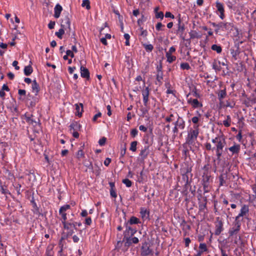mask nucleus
<instances>
[{
  "label": "nucleus",
  "mask_w": 256,
  "mask_h": 256,
  "mask_svg": "<svg viewBox=\"0 0 256 256\" xmlns=\"http://www.w3.org/2000/svg\"><path fill=\"white\" fill-rule=\"evenodd\" d=\"M198 125L195 124L192 128L188 131V136L186 138V143L188 145H194L195 144L199 134Z\"/></svg>",
  "instance_id": "obj_1"
},
{
  "label": "nucleus",
  "mask_w": 256,
  "mask_h": 256,
  "mask_svg": "<svg viewBox=\"0 0 256 256\" xmlns=\"http://www.w3.org/2000/svg\"><path fill=\"white\" fill-rule=\"evenodd\" d=\"M191 172L192 167L186 164L183 165L180 169V173L182 176V178L184 182V185L186 189L187 188V186L190 183V182L189 181V176L190 175L192 176V175L191 174Z\"/></svg>",
  "instance_id": "obj_2"
},
{
  "label": "nucleus",
  "mask_w": 256,
  "mask_h": 256,
  "mask_svg": "<svg viewBox=\"0 0 256 256\" xmlns=\"http://www.w3.org/2000/svg\"><path fill=\"white\" fill-rule=\"evenodd\" d=\"M60 26L65 29L66 34H68V36L74 35V32L72 31L70 27V20L68 15L64 16L62 18Z\"/></svg>",
  "instance_id": "obj_3"
},
{
  "label": "nucleus",
  "mask_w": 256,
  "mask_h": 256,
  "mask_svg": "<svg viewBox=\"0 0 256 256\" xmlns=\"http://www.w3.org/2000/svg\"><path fill=\"white\" fill-rule=\"evenodd\" d=\"M212 142L214 144L216 150H223L226 144L225 138L223 136H217L212 139Z\"/></svg>",
  "instance_id": "obj_4"
},
{
  "label": "nucleus",
  "mask_w": 256,
  "mask_h": 256,
  "mask_svg": "<svg viewBox=\"0 0 256 256\" xmlns=\"http://www.w3.org/2000/svg\"><path fill=\"white\" fill-rule=\"evenodd\" d=\"M186 28L184 24L182 22L180 16L179 14L178 16V24H177V30H176V34L179 37L182 39V40H184V32Z\"/></svg>",
  "instance_id": "obj_5"
},
{
  "label": "nucleus",
  "mask_w": 256,
  "mask_h": 256,
  "mask_svg": "<svg viewBox=\"0 0 256 256\" xmlns=\"http://www.w3.org/2000/svg\"><path fill=\"white\" fill-rule=\"evenodd\" d=\"M62 224H63L64 229L68 230V232L66 234H64V236L62 237L61 239L64 240L68 238L69 236H71L73 234L74 230L72 229V228L75 229H76V226H74V224L67 223L66 222H63Z\"/></svg>",
  "instance_id": "obj_6"
},
{
  "label": "nucleus",
  "mask_w": 256,
  "mask_h": 256,
  "mask_svg": "<svg viewBox=\"0 0 256 256\" xmlns=\"http://www.w3.org/2000/svg\"><path fill=\"white\" fill-rule=\"evenodd\" d=\"M234 24L232 22H220L219 23V28L215 30V32L218 34L221 30L222 31H230L232 30Z\"/></svg>",
  "instance_id": "obj_7"
},
{
  "label": "nucleus",
  "mask_w": 256,
  "mask_h": 256,
  "mask_svg": "<svg viewBox=\"0 0 256 256\" xmlns=\"http://www.w3.org/2000/svg\"><path fill=\"white\" fill-rule=\"evenodd\" d=\"M132 236H130V234H124L123 241L125 242V246H130L132 244H136L139 242L138 238Z\"/></svg>",
  "instance_id": "obj_8"
},
{
  "label": "nucleus",
  "mask_w": 256,
  "mask_h": 256,
  "mask_svg": "<svg viewBox=\"0 0 256 256\" xmlns=\"http://www.w3.org/2000/svg\"><path fill=\"white\" fill-rule=\"evenodd\" d=\"M240 225L241 224L240 222L238 220H235L232 227L230 228L228 230L230 237L236 235L239 232Z\"/></svg>",
  "instance_id": "obj_9"
},
{
  "label": "nucleus",
  "mask_w": 256,
  "mask_h": 256,
  "mask_svg": "<svg viewBox=\"0 0 256 256\" xmlns=\"http://www.w3.org/2000/svg\"><path fill=\"white\" fill-rule=\"evenodd\" d=\"M152 254V250L150 248L149 244L145 242L142 244L141 248L140 255L141 256H148Z\"/></svg>",
  "instance_id": "obj_10"
},
{
  "label": "nucleus",
  "mask_w": 256,
  "mask_h": 256,
  "mask_svg": "<svg viewBox=\"0 0 256 256\" xmlns=\"http://www.w3.org/2000/svg\"><path fill=\"white\" fill-rule=\"evenodd\" d=\"M25 120L26 122L34 126H36L39 123V120L35 118L32 114H25Z\"/></svg>",
  "instance_id": "obj_11"
},
{
  "label": "nucleus",
  "mask_w": 256,
  "mask_h": 256,
  "mask_svg": "<svg viewBox=\"0 0 256 256\" xmlns=\"http://www.w3.org/2000/svg\"><path fill=\"white\" fill-rule=\"evenodd\" d=\"M223 230V222L222 220H219V218H217L216 222L215 232L214 234L218 236L220 234L221 232Z\"/></svg>",
  "instance_id": "obj_12"
},
{
  "label": "nucleus",
  "mask_w": 256,
  "mask_h": 256,
  "mask_svg": "<svg viewBox=\"0 0 256 256\" xmlns=\"http://www.w3.org/2000/svg\"><path fill=\"white\" fill-rule=\"evenodd\" d=\"M37 102L36 98L32 96L30 94L28 95L26 102L28 107L33 108L35 106Z\"/></svg>",
  "instance_id": "obj_13"
},
{
  "label": "nucleus",
  "mask_w": 256,
  "mask_h": 256,
  "mask_svg": "<svg viewBox=\"0 0 256 256\" xmlns=\"http://www.w3.org/2000/svg\"><path fill=\"white\" fill-rule=\"evenodd\" d=\"M216 6L217 10L220 12V17L222 20L224 18V4L217 1L216 2Z\"/></svg>",
  "instance_id": "obj_14"
},
{
  "label": "nucleus",
  "mask_w": 256,
  "mask_h": 256,
  "mask_svg": "<svg viewBox=\"0 0 256 256\" xmlns=\"http://www.w3.org/2000/svg\"><path fill=\"white\" fill-rule=\"evenodd\" d=\"M228 150L232 152V155H238L240 150V146L239 144L234 143V145Z\"/></svg>",
  "instance_id": "obj_15"
},
{
  "label": "nucleus",
  "mask_w": 256,
  "mask_h": 256,
  "mask_svg": "<svg viewBox=\"0 0 256 256\" xmlns=\"http://www.w3.org/2000/svg\"><path fill=\"white\" fill-rule=\"evenodd\" d=\"M150 94V90L148 87H146L142 90V95L143 96V102L145 106H148V96Z\"/></svg>",
  "instance_id": "obj_16"
},
{
  "label": "nucleus",
  "mask_w": 256,
  "mask_h": 256,
  "mask_svg": "<svg viewBox=\"0 0 256 256\" xmlns=\"http://www.w3.org/2000/svg\"><path fill=\"white\" fill-rule=\"evenodd\" d=\"M188 102L191 104L194 108H201L202 106V104L196 98L192 99V98H189L188 100Z\"/></svg>",
  "instance_id": "obj_17"
},
{
  "label": "nucleus",
  "mask_w": 256,
  "mask_h": 256,
  "mask_svg": "<svg viewBox=\"0 0 256 256\" xmlns=\"http://www.w3.org/2000/svg\"><path fill=\"white\" fill-rule=\"evenodd\" d=\"M174 124L176 125V127H178L180 130H184L185 128V122L182 118L179 116Z\"/></svg>",
  "instance_id": "obj_18"
},
{
  "label": "nucleus",
  "mask_w": 256,
  "mask_h": 256,
  "mask_svg": "<svg viewBox=\"0 0 256 256\" xmlns=\"http://www.w3.org/2000/svg\"><path fill=\"white\" fill-rule=\"evenodd\" d=\"M248 210H249L248 206L245 204L244 205L240 210V213L238 214V216H236V220H238V218L240 217L243 216L244 215H246V214L248 212Z\"/></svg>",
  "instance_id": "obj_19"
},
{
  "label": "nucleus",
  "mask_w": 256,
  "mask_h": 256,
  "mask_svg": "<svg viewBox=\"0 0 256 256\" xmlns=\"http://www.w3.org/2000/svg\"><path fill=\"white\" fill-rule=\"evenodd\" d=\"M126 230L124 231V235L130 234V236H133L134 234L136 232V229L132 228L130 226H128V222L126 224Z\"/></svg>",
  "instance_id": "obj_20"
},
{
  "label": "nucleus",
  "mask_w": 256,
  "mask_h": 256,
  "mask_svg": "<svg viewBox=\"0 0 256 256\" xmlns=\"http://www.w3.org/2000/svg\"><path fill=\"white\" fill-rule=\"evenodd\" d=\"M80 76L82 78L89 79L90 72L88 69L82 66L80 67Z\"/></svg>",
  "instance_id": "obj_21"
},
{
  "label": "nucleus",
  "mask_w": 256,
  "mask_h": 256,
  "mask_svg": "<svg viewBox=\"0 0 256 256\" xmlns=\"http://www.w3.org/2000/svg\"><path fill=\"white\" fill-rule=\"evenodd\" d=\"M76 115L78 116H81L82 115V112H83V104H76Z\"/></svg>",
  "instance_id": "obj_22"
},
{
  "label": "nucleus",
  "mask_w": 256,
  "mask_h": 256,
  "mask_svg": "<svg viewBox=\"0 0 256 256\" xmlns=\"http://www.w3.org/2000/svg\"><path fill=\"white\" fill-rule=\"evenodd\" d=\"M62 8L60 5L57 4L54 8V16L58 18L60 17Z\"/></svg>",
  "instance_id": "obj_23"
},
{
  "label": "nucleus",
  "mask_w": 256,
  "mask_h": 256,
  "mask_svg": "<svg viewBox=\"0 0 256 256\" xmlns=\"http://www.w3.org/2000/svg\"><path fill=\"white\" fill-rule=\"evenodd\" d=\"M70 132H72L78 131L80 128V126L77 122H74L70 124Z\"/></svg>",
  "instance_id": "obj_24"
},
{
  "label": "nucleus",
  "mask_w": 256,
  "mask_h": 256,
  "mask_svg": "<svg viewBox=\"0 0 256 256\" xmlns=\"http://www.w3.org/2000/svg\"><path fill=\"white\" fill-rule=\"evenodd\" d=\"M32 92L36 95L40 90L39 85L36 80L32 81Z\"/></svg>",
  "instance_id": "obj_25"
},
{
  "label": "nucleus",
  "mask_w": 256,
  "mask_h": 256,
  "mask_svg": "<svg viewBox=\"0 0 256 256\" xmlns=\"http://www.w3.org/2000/svg\"><path fill=\"white\" fill-rule=\"evenodd\" d=\"M148 146H145L144 148L142 150L140 154V156L143 158L144 159L148 156Z\"/></svg>",
  "instance_id": "obj_26"
},
{
  "label": "nucleus",
  "mask_w": 256,
  "mask_h": 256,
  "mask_svg": "<svg viewBox=\"0 0 256 256\" xmlns=\"http://www.w3.org/2000/svg\"><path fill=\"white\" fill-rule=\"evenodd\" d=\"M54 245L50 244L48 246L46 250V254L47 256H53L54 255Z\"/></svg>",
  "instance_id": "obj_27"
},
{
  "label": "nucleus",
  "mask_w": 256,
  "mask_h": 256,
  "mask_svg": "<svg viewBox=\"0 0 256 256\" xmlns=\"http://www.w3.org/2000/svg\"><path fill=\"white\" fill-rule=\"evenodd\" d=\"M33 72L32 68L31 66H27L24 68V74L26 76H30Z\"/></svg>",
  "instance_id": "obj_28"
},
{
  "label": "nucleus",
  "mask_w": 256,
  "mask_h": 256,
  "mask_svg": "<svg viewBox=\"0 0 256 256\" xmlns=\"http://www.w3.org/2000/svg\"><path fill=\"white\" fill-rule=\"evenodd\" d=\"M226 95V89L220 90L218 93V98L220 100H223Z\"/></svg>",
  "instance_id": "obj_29"
},
{
  "label": "nucleus",
  "mask_w": 256,
  "mask_h": 256,
  "mask_svg": "<svg viewBox=\"0 0 256 256\" xmlns=\"http://www.w3.org/2000/svg\"><path fill=\"white\" fill-rule=\"evenodd\" d=\"M140 214L142 218H147L149 216V212L144 208L140 210Z\"/></svg>",
  "instance_id": "obj_30"
},
{
  "label": "nucleus",
  "mask_w": 256,
  "mask_h": 256,
  "mask_svg": "<svg viewBox=\"0 0 256 256\" xmlns=\"http://www.w3.org/2000/svg\"><path fill=\"white\" fill-rule=\"evenodd\" d=\"M66 32L65 29L61 27V28L58 30V32H56L55 34L60 39H62V35L64 34Z\"/></svg>",
  "instance_id": "obj_31"
},
{
  "label": "nucleus",
  "mask_w": 256,
  "mask_h": 256,
  "mask_svg": "<svg viewBox=\"0 0 256 256\" xmlns=\"http://www.w3.org/2000/svg\"><path fill=\"white\" fill-rule=\"evenodd\" d=\"M128 222L130 224H138L140 223V220L135 216H132Z\"/></svg>",
  "instance_id": "obj_32"
},
{
  "label": "nucleus",
  "mask_w": 256,
  "mask_h": 256,
  "mask_svg": "<svg viewBox=\"0 0 256 256\" xmlns=\"http://www.w3.org/2000/svg\"><path fill=\"white\" fill-rule=\"evenodd\" d=\"M211 48L212 50L216 51L218 54H220L222 51V47L215 44L212 46Z\"/></svg>",
  "instance_id": "obj_33"
},
{
  "label": "nucleus",
  "mask_w": 256,
  "mask_h": 256,
  "mask_svg": "<svg viewBox=\"0 0 256 256\" xmlns=\"http://www.w3.org/2000/svg\"><path fill=\"white\" fill-rule=\"evenodd\" d=\"M190 39H194V38H200V36L198 35V33L195 30H192L189 32Z\"/></svg>",
  "instance_id": "obj_34"
},
{
  "label": "nucleus",
  "mask_w": 256,
  "mask_h": 256,
  "mask_svg": "<svg viewBox=\"0 0 256 256\" xmlns=\"http://www.w3.org/2000/svg\"><path fill=\"white\" fill-rule=\"evenodd\" d=\"M166 56L167 58V61L169 63H172L176 60V57L175 56H172L171 54H166Z\"/></svg>",
  "instance_id": "obj_35"
},
{
  "label": "nucleus",
  "mask_w": 256,
  "mask_h": 256,
  "mask_svg": "<svg viewBox=\"0 0 256 256\" xmlns=\"http://www.w3.org/2000/svg\"><path fill=\"white\" fill-rule=\"evenodd\" d=\"M220 62L214 61L212 64V68L216 70L220 71Z\"/></svg>",
  "instance_id": "obj_36"
},
{
  "label": "nucleus",
  "mask_w": 256,
  "mask_h": 256,
  "mask_svg": "<svg viewBox=\"0 0 256 256\" xmlns=\"http://www.w3.org/2000/svg\"><path fill=\"white\" fill-rule=\"evenodd\" d=\"M226 176L225 174H222L219 176L220 186H222L226 184V180H224Z\"/></svg>",
  "instance_id": "obj_37"
},
{
  "label": "nucleus",
  "mask_w": 256,
  "mask_h": 256,
  "mask_svg": "<svg viewBox=\"0 0 256 256\" xmlns=\"http://www.w3.org/2000/svg\"><path fill=\"white\" fill-rule=\"evenodd\" d=\"M70 206L69 204H65L61 206L59 210V213L66 212L70 208Z\"/></svg>",
  "instance_id": "obj_38"
},
{
  "label": "nucleus",
  "mask_w": 256,
  "mask_h": 256,
  "mask_svg": "<svg viewBox=\"0 0 256 256\" xmlns=\"http://www.w3.org/2000/svg\"><path fill=\"white\" fill-rule=\"evenodd\" d=\"M0 190L2 194H4V195H6V198H7L6 194H10V192L7 189L6 186H5V188H4V186H0Z\"/></svg>",
  "instance_id": "obj_39"
},
{
  "label": "nucleus",
  "mask_w": 256,
  "mask_h": 256,
  "mask_svg": "<svg viewBox=\"0 0 256 256\" xmlns=\"http://www.w3.org/2000/svg\"><path fill=\"white\" fill-rule=\"evenodd\" d=\"M163 79V73L162 72H158L156 74V80L158 82L159 84L160 85L162 84V80Z\"/></svg>",
  "instance_id": "obj_40"
},
{
  "label": "nucleus",
  "mask_w": 256,
  "mask_h": 256,
  "mask_svg": "<svg viewBox=\"0 0 256 256\" xmlns=\"http://www.w3.org/2000/svg\"><path fill=\"white\" fill-rule=\"evenodd\" d=\"M82 7H86V8L88 10L90 8V2L89 0H83L82 4Z\"/></svg>",
  "instance_id": "obj_41"
},
{
  "label": "nucleus",
  "mask_w": 256,
  "mask_h": 256,
  "mask_svg": "<svg viewBox=\"0 0 256 256\" xmlns=\"http://www.w3.org/2000/svg\"><path fill=\"white\" fill-rule=\"evenodd\" d=\"M210 176L208 174H204L202 176V183H210Z\"/></svg>",
  "instance_id": "obj_42"
},
{
  "label": "nucleus",
  "mask_w": 256,
  "mask_h": 256,
  "mask_svg": "<svg viewBox=\"0 0 256 256\" xmlns=\"http://www.w3.org/2000/svg\"><path fill=\"white\" fill-rule=\"evenodd\" d=\"M34 208V212L36 214H40L39 208L34 200H31Z\"/></svg>",
  "instance_id": "obj_43"
},
{
  "label": "nucleus",
  "mask_w": 256,
  "mask_h": 256,
  "mask_svg": "<svg viewBox=\"0 0 256 256\" xmlns=\"http://www.w3.org/2000/svg\"><path fill=\"white\" fill-rule=\"evenodd\" d=\"M138 142L136 141H134L131 142L130 150L132 152H136V146Z\"/></svg>",
  "instance_id": "obj_44"
},
{
  "label": "nucleus",
  "mask_w": 256,
  "mask_h": 256,
  "mask_svg": "<svg viewBox=\"0 0 256 256\" xmlns=\"http://www.w3.org/2000/svg\"><path fill=\"white\" fill-rule=\"evenodd\" d=\"M143 46L147 52H150L154 49V46L151 44H144Z\"/></svg>",
  "instance_id": "obj_45"
},
{
  "label": "nucleus",
  "mask_w": 256,
  "mask_h": 256,
  "mask_svg": "<svg viewBox=\"0 0 256 256\" xmlns=\"http://www.w3.org/2000/svg\"><path fill=\"white\" fill-rule=\"evenodd\" d=\"M227 120L223 121V124L226 127H229L230 125V116H227Z\"/></svg>",
  "instance_id": "obj_46"
},
{
  "label": "nucleus",
  "mask_w": 256,
  "mask_h": 256,
  "mask_svg": "<svg viewBox=\"0 0 256 256\" xmlns=\"http://www.w3.org/2000/svg\"><path fill=\"white\" fill-rule=\"evenodd\" d=\"M180 68L182 70H189L190 67L188 62H183L180 64Z\"/></svg>",
  "instance_id": "obj_47"
},
{
  "label": "nucleus",
  "mask_w": 256,
  "mask_h": 256,
  "mask_svg": "<svg viewBox=\"0 0 256 256\" xmlns=\"http://www.w3.org/2000/svg\"><path fill=\"white\" fill-rule=\"evenodd\" d=\"M84 156V154L83 151L82 150H78L76 154V157L78 159H80Z\"/></svg>",
  "instance_id": "obj_48"
},
{
  "label": "nucleus",
  "mask_w": 256,
  "mask_h": 256,
  "mask_svg": "<svg viewBox=\"0 0 256 256\" xmlns=\"http://www.w3.org/2000/svg\"><path fill=\"white\" fill-rule=\"evenodd\" d=\"M122 182L126 184V186L129 188V187H130L132 186V182L128 179V178H126V179H124L122 181Z\"/></svg>",
  "instance_id": "obj_49"
},
{
  "label": "nucleus",
  "mask_w": 256,
  "mask_h": 256,
  "mask_svg": "<svg viewBox=\"0 0 256 256\" xmlns=\"http://www.w3.org/2000/svg\"><path fill=\"white\" fill-rule=\"evenodd\" d=\"M204 192H208L210 191V184L208 183H202Z\"/></svg>",
  "instance_id": "obj_50"
},
{
  "label": "nucleus",
  "mask_w": 256,
  "mask_h": 256,
  "mask_svg": "<svg viewBox=\"0 0 256 256\" xmlns=\"http://www.w3.org/2000/svg\"><path fill=\"white\" fill-rule=\"evenodd\" d=\"M16 190L17 194H20L22 190H21L20 188L22 187V186L20 184H16V186H14Z\"/></svg>",
  "instance_id": "obj_51"
},
{
  "label": "nucleus",
  "mask_w": 256,
  "mask_h": 256,
  "mask_svg": "<svg viewBox=\"0 0 256 256\" xmlns=\"http://www.w3.org/2000/svg\"><path fill=\"white\" fill-rule=\"evenodd\" d=\"M155 17L156 18H160L162 20L164 18V13L162 12H156L155 14Z\"/></svg>",
  "instance_id": "obj_52"
},
{
  "label": "nucleus",
  "mask_w": 256,
  "mask_h": 256,
  "mask_svg": "<svg viewBox=\"0 0 256 256\" xmlns=\"http://www.w3.org/2000/svg\"><path fill=\"white\" fill-rule=\"evenodd\" d=\"M163 27H164V26L160 22H158L156 26V28L158 31L162 30H163L162 28Z\"/></svg>",
  "instance_id": "obj_53"
},
{
  "label": "nucleus",
  "mask_w": 256,
  "mask_h": 256,
  "mask_svg": "<svg viewBox=\"0 0 256 256\" xmlns=\"http://www.w3.org/2000/svg\"><path fill=\"white\" fill-rule=\"evenodd\" d=\"M62 218V223L66 222L67 221L66 214V212L59 213Z\"/></svg>",
  "instance_id": "obj_54"
},
{
  "label": "nucleus",
  "mask_w": 256,
  "mask_h": 256,
  "mask_svg": "<svg viewBox=\"0 0 256 256\" xmlns=\"http://www.w3.org/2000/svg\"><path fill=\"white\" fill-rule=\"evenodd\" d=\"M199 248L202 250L201 252H206L208 250L206 246L204 243L200 244Z\"/></svg>",
  "instance_id": "obj_55"
},
{
  "label": "nucleus",
  "mask_w": 256,
  "mask_h": 256,
  "mask_svg": "<svg viewBox=\"0 0 256 256\" xmlns=\"http://www.w3.org/2000/svg\"><path fill=\"white\" fill-rule=\"evenodd\" d=\"M140 36H142L144 38H146L148 34L146 30H144L142 28H140Z\"/></svg>",
  "instance_id": "obj_56"
},
{
  "label": "nucleus",
  "mask_w": 256,
  "mask_h": 256,
  "mask_svg": "<svg viewBox=\"0 0 256 256\" xmlns=\"http://www.w3.org/2000/svg\"><path fill=\"white\" fill-rule=\"evenodd\" d=\"M223 150H216V156L217 157V160L218 161L220 160V157L222 156Z\"/></svg>",
  "instance_id": "obj_57"
},
{
  "label": "nucleus",
  "mask_w": 256,
  "mask_h": 256,
  "mask_svg": "<svg viewBox=\"0 0 256 256\" xmlns=\"http://www.w3.org/2000/svg\"><path fill=\"white\" fill-rule=\"evenodd\" d=\"M205 147L208 150H214L215 149V147L212 148L210 144L208 142L206 144Z\"/></svg>",
  "instance_id": "obj_58"
},
{
  "label": "nucleus",
  "mask_w": 256,
  "mask_h": 256,
  "mask_svg": "<svg viewBox=\"0 0 256 256\" xmlns=\"http://www.w3.org/2000/svg\"><path fill=\"white\" fill-rule=\"evenodd\" d=\"M114 12L118 16V18L120 22H122V16L120 14L118 11L117 10H114Z\"/></svg>",
  "instance_id": "obj_59"
},
{
  "label": "nucleus",
  "mask_w": 256,
  "mask_h": 256,
  "mask_svg": "<svg viewBox=\"0 0 256 256\" xmlns=\"http://www.w3.org/2000/svg\"><path fill=\"white\" fill-rule=\"evenodd\" d=\"M106 138L104 137L102 138H100L98 141V144L100 146H103L105 144L106 142Z\"/></svg>",
  "instance_id": "obj_60"
},
{
  "label": "nucleus",
  "mask_w": 256,
  "mask_h": 256,
  "mask_svg": "<svg viewBox=\"0 0 256 256\" xmlns=\"http://www.w3.org/2000/svg\"><path fill=\"white\" fill-rule=\"evenodd\" d=\"M138 133V131L136 128L132 129L130 132V134L132 137H135Z\"/></svg>",
  "instance_id": "obj_61"
},
{
  "label": "nucleus",
  "mask_w": 256,
  "mask_h": 256,
  "mask_svg": "<svg viewBox=\"0 0 256 256\" xmlns=\"http://www.w3.org/2000/svg\"><path fill=\"white\" fill-rule=\"evenodd\" d=\"M101 116H102V114H101V112H98V114H95V115L94 116V117H93V118H92V121H93L94 122H96V120L97 118H100V117Z\"/></svg>",
  "instance_id": "obj_62"
},
{
  "label": "nucleus",
  "mask_w": 256,
  "mask_h": 256,
  "mask_svg": "<svg viewBox=\"0 0 256 256\" xmlns=\"http://www.w3.org/2000/svg\"><path fill=\"white\" fill-rule=\"evenodd\" d=\"M18 94L20 96H25L26 94V91L24 90L20 89L18 90Z\"/></svg>",
  "instance_id": "obj_63"
},
{
  "label": "nucleus",
  "mask_w": 256,
  "mask_h": 256,
  "mask_svg": "<svg viewBox=\"0 0 256 256\" xmlns=\"http://www.w3.org/2000/svg\"><path fill=\"white\" fill-rule=\"evenodd\" d=\"M165 16L166 18H170L172 19L174 18V16L170 12H166Z\"/></svg>",
  "instance_id": "obj_64"
}]
</instances>
